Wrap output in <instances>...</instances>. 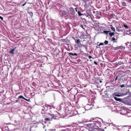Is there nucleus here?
<instances>
[{
	"label": "nucleus",
	"instance_id": "1",
	"mask_svg": "<svg viewBox=\"0 0 131 131\" xmlns=\"http://www.w3.org/2000/svg\"><path fill=\"white\" fill-rule=\"evenodd\" d=\"M94 122L93 123H90L89 125L90 126H93V129H98L99 128V127L97 126L96 125H97V124L99 123V122L98 121L96 122L93 121Z\"/></svg>",
	"mask_w": 131,
	"mask_h": 131
},
{
	"label": "nucleus",
	"instance_id": "2",
	"mask_svg": "<svg viewBox=\"0 0 131 131\" xmlns=\"http://www.w3.org/2000/svg\"><path fill=\"white\" fill-rule=\"evenodd\" d=\"M129 127L127 126H123L122 128V131H129Z\"/></svg>",
	"mask_w": 131,
	"mask_h": 131
},
{
	"label": "nucleus",
	"instance_id": "3",
	"mask_svg": "<svg viewBox=\"0 0 131 131\" xmlns=\"http://www.w3.org/2000/svg\"><path fill=\"white\" fill-rule=\"evenodd\" d=\"M69 10L71 12V15H74V14L75 13L74 9L72 7H70L69 8Z\"/></svg>",
	"mask_w": 131,
	"mask_h": 131
},
{
	"label": "nucleus",
	"instance_id": "4",
	"mask_svg": "<svg viewBox=\"0 0 131 131\" xmlns=\"http://www.w3.org/2000/svg\"><path fill=\"white\" fill-rule=\"evenodd\" d=\"M48 115H49L48 116L50 117V116L51 117H50V118H51V120L53 118L54 119H56V118L57 116L56 115H54V114H51L50 113L48 114Z\"/></svg>",
	"mask_w": 131,
	"mask_h": 131
},
{
	"label": "nucleus",
	"instance_id": "5",
	"mask_svg": "<svg viewBox=\"0 0 131 131\" xmlns=\"http://www.w3.org/2000/svg\"><path fill=\"white\" fill-rule=\"evenodd\" d=\"M91 105H87L86 106H85V109L86 110H88L91 109Z\"/></svg>",
	"mask_w": 131,
	"mask_h": 131
},
{
	"label": "nucleus",
	"instance_id": "6",
	"mask_svg": "<svg viewBox=\"0 0 131 131\" xmlns=\"http://www.w3.org/2000/svg\"><path fill=\"white\" fill-rule=\"evenodd\" d=\"M20 98H23V99L24 100H26V101H27L28 102H29L30 101V99H27L24 97L22 95H20L18 97V99H19Z\"/></svg>",
	"mask_w": 131,
	"mask_h": 131
},
{
	"label": "nucleus",
	"instance_id": "7",
	"mask_svg": "<svg viewBox=\"0 0 131 131\" xmlns=\"http://www.w3.org/2000/svg\"><path fill=\"white\" fill-rule=\"evenodd\" d=\"M126 102L127 104L129 105H131V100L128 99L127 100Z\"/></svg>",
	"mask_w": 131,
	"mask_h": 131
},
{
	"label": "nucleus",
	"instance_id": "8",
	"mask_svg": "<svg viewBox=\"0 0 131 131\" xmlns=\"http://www.w3.org/2000/svg\"><path fill=\"white\" fill-rule=\"evenodd\" d=\"M114 99L116 101H122V99L118 98L116 97H114Z\"/></svg>",
	"mask_w": 131,
	"mask_h": 131
},
{
	"label": "nucleus",
	"instance_id": "9",
	"mask_svg": "<svg viewBox=\"0 0 131 131\" xmlns=\"http://www.w3.org/2000/svg\"><path fill=\"white\" fill-rule=\"evenodd\" d=\"M122 48V46H118L116 47H115L114 48V50H118L119 49H121Z\"/></svg>",
	"mask_w": 131,
	"mask_h": 131
},
{
	"label": "nucleus",
	"instance_id": "10",
	"mask_svg": "<svg viewBox=\"0 0 131 131\" xmlns=\"http://www.w3.org/2000/svg\"><path fill=\"white\" fill-rule=\"evenodd\" d=\"M116 63L117 65H119L122 64L123 63V62H122L121 61H120L116 62Z\"/></svg>",
	"mask_w": 131,
	"mask_h": 131
},
{
	"label": "nucleus",
	"instance_id": "11",
	"mask_svg": "<svg viewBox=\"0 0 131 131\" xmlns=\"http://www.w3.org/2000/svg\"><path fill=\"white\" fill-rule=\"evenodd\" d=\"M114 34L115 33L114 32H112L111 31H110V32H109V33H108V35H110V37H111L114 35Z\"/></svg>",
	"mask_w": 131,
	"mask_h": 131
},
{
	"label": "nucleus",
	"instance_id": "12",
	"mask_svg": "<svg viewBox=\"0 0 131 131\" xmlns=\"http://www.w3.org/2000/svg\"><path fill=\"white\" fill-rule=\"evenodd\" d=\"M75 42L77 44H78L79 43L81 42V40L80 39H77Z\"/></svg>",
	"mask_w": 131,
	"mask_h": 131
},
{
	"label": "nucleus",
	"instance_id": "13",
	"mask_svg": "<svg viewBox=\"0 0 131 131\" xmlns=\"http://www.w3.org/2000/svg\"><path fill=\"white\" fill-rule=\"evenodd\" d=\"M48 117L45 118V119L47 121H51V118H50V117L49 116H48Z\"/></svg>",
	"mask_w": 131,
	"mask_h": 131
},
{
	"label": "nucleus",
	"instance_id": "14",
	"mask_svg": "<svg viewBox=\"0 0 131 131\" xmlns=\"http://www.w3.org/2000/svg\"><path fill=\"white\" fill-rule=\"evenodd\" d=\"M15 50V48L11 49L9 51V53H12V54H14V51Z\"/></svg>",
	"mask_w": 131,
	"mask_h": 131
},
{
	"label": "nucleus",
	"instance_id": "15",
	"mask_svg": "<svg viewBox=\"0 0 131 131\" xmlns=\"http://www.w3.org/2000/svg\"><path fill=\"white\" fill-rule=\"evenodd\" d=\"M72 56H77V54L76 53H69Z\"/></svg>",
	"mask_w": 131,
	"mask_h": 131
},
{
	"label": "nucleus",
	"instance_id": "16",
	"mask_svg": "<svg viewBox=\"0 0 131 131\" xmlns=\"http://www.w3.org/2000/svg\"><path fill=\"white\" fill-rule=\"evenodd\" d=\"M109 32H110V31H106V30H104L103 31V32L105 34H108Z\"/></svg>",
	"mask_w": 131,
	"mask_h": 131
},
{
	"label": "nucleus",
	"instance_id": "17",
	"mask_svg": "<svg viewBox=\"0 0 131 131\" xmlns=\"http://www.w3.org/2000/svg\"><path fill=\"white\" fill-rule=\"evenodd\" d=\"M78 45L79 47H81L83 46H85L84 45H83V44L81 43H79Z\"/></svg>",
	"mask_w": 131,
	"mask_h": 131
},
{
	"label": "nucleus",
	"instance_id": "18",
	"mask_svg": "<svg viewBox=\"0 0 131 131\" xmlns=\"http://www.w3.org/2000/svg\"><path fill=\"white\" fill-rule=\"evenodd\" d=\"M123 29H119L117 28V27L116 29V31H118L119 32H120L121 31H123Z\"/></svg>",
	"mask_w": 131,
	"mask_h": 131
},
{
	"label": "nucleus",
	"instance_id": "19",
	"mask_svg": "<svg viewBox=\"0 0 131 131\" xmlns=\"http://www.w3.org/2000/svg\"><path fill=\"white\" fill-rule=\"evenodd\" d=\"M123 26L126 29H128L129 28V27L126 25L124 24Z\"/></svg>",
	"mask_w": 131,
	"mask_h": 131
},
{
	"label": "nucleus",
	"instance_id": "20",
	"mask_svg": "<svg viewBox=\"0 0 131 131\" xmlns=\"http://www.w3.org/2000/svg\"><path fill=\"white\" fill-rule=\"evenodd\" d=\"M78 13L79 15L80 16H81L82 15V14L81 13V12L80 11H78Z\"/></svg>",
	"mask_w": 131,
	"mask_h": 131
},
{
	"label": "nucleus",
	"instance_id": "21",
	"mask_svg": "<svg viewBox=\"0 0 131 131\" xmlns=\"http://www.w3.org/2000/svg\"><path fill=\"white\" fill-rule=\"evenodd\" d=\"M108 42V41L107 40H105L104 42V43L105 44V45H107Z\"/></svg>",
	"mask_w": 131,
	"mask_h": 131
},
{
	"label": "nucleus",
	"instance_id": "22",
	"mask_svg": "<svg viewBox=\"0 0 131 131\" xmlns=\"http://www.w3.org/2000/svg\"><path fill=\"white\" fill-rule=\"evenodd\" d=\"M111 29L112 31H115V29L114 28L111 27Z\"/></svg>",
	"mask_w": 131,
	"mask_h": 131
},
{
	"label": "nucleus",
	"instance_id": "23",
	"mask_svg": "<svg viewBox=\"0 0 131 131\" xmlns=\"http://www.w3.org/2000/svg\"><path fill=\"white\" fill-rule=\"evenodd\" d=\"M28 13H29V14H30L31 15V16H32L33 15V13H32V12H28Z\"/></svg>",
	"mask_w": 131,
	"mask_h": 131
},
{
	"label": "nucleus",
	"instance_id": "24",
	"mask_svg": "<svg viewBox=\"0 0 131 131\" xmlns=\"http://www.w3.org/2000/svg\"><path fill=\"white\" fill-rule=\"evenodd\" d=\"M122 5L123 6H126V5L125 3V2H123L122 3Z\"/></svg>",
	"mask_w": 131,
	"mask_h": 131
},
{
	"label": "nucleus",
	"instance_id": "25",
	"mask_svg": "<svg viewBox=\"0 0 131 131\" xmlns=\"http://www.w3.org/2000/svg\"><path fill=\"white\" fill-rule=\"evenodd\" d=\"M116 40V39H115V38L114 37H113L112 38V41H115V40Z\"/></svg>",
	"mask_w": 131,
	"mask_h": 131
},
{
	"label": "nucleus",
	"instance_id": "26",
	"mask_svg": "<svg viewBox=\"0 0 131 131\" xmlns=\"http://www.w3.org/2000/svg\"><path fill=\"white\" fill-rule=\"evenodd\" d=\"M125 86L124 84H123L120 85V86L121 88H122L123 87H125Z\"/></svg>",
	"mask_w": 131,
	"mask_h": 131
},
{
	"label": "nucleus",
	"instance_id": "27",
	"mask_svg": "<svg viewBox=\"0 0 131 131\" xmlns=\"http://www.w3.org/2000/svg\"><path fill=\"white\" fill-rule=\"evenodd\" d=\"M80 26L84 30H85V28L83 27V26L82 25V24Z\"/></svg>",
	"mask_w": 131,
	"mask_h": 131
},
{
	"label": "nucleus",
	"instance_id": "28",
	"mask_svg": "<svg viewBox=\"0 0 131 131\" xmlns=\"http://www.w3.org/2000/svg\"><path fill=\"white\" fill-rule=\"evenodd\" d=\"M104 45V44L103 43H100L99 44V46H100L101 45Z\"/></svg>",
	"mask_w": 131,
	"mask_h": 131
},
{
	"label": "nucleus",
	"instance_id": "29",
	"mask_svg": "<svg viewBox=\"0 0 131 131\" xmlns=\"http://www.w3.org/2000/svg\"><path fill=\"white\" fill-rule=\"evenodd\" d=\"M32 85L35 87L36 85L34 82L32 83Z\"/></svg>",
	"mask_w": 131,
	"mask_h": 131
},
{
	"label": "nucleus",
	"instance_id": "30",
	"mask_svg": "<svg viewBox=\"0 0 131 131\" xmlns=\"http://www.w3.org/2000/svg\"><path fill=\"white\" fill-rule=\"evenodd\" d=\"M114 95L115 96H121L120 95L118 94H115Z\"/></svg>",
	"mask_w": 131,
	"mask_h": 131
},
{
	"label": "nucleus",
	"instance_id": "31",
	"mask_svg": "<svg viewBox=\"0 0 131 131\" xmlns=\"http://www.w3.org/2000/svg\"><path fill=\"white\" fill-rule=\"evenodd\" d=\"M72 38L73 39H74V40H75H75H76V39H75V37H72Z\"/></svg>",
	"mask_w": 131,
	"mask_h": 131
},
{
	"label": "nucleus",
	"instance_id": "32",
	"mask_svg": "<svg viewBox=\"0 0 131 131\" xmlns=\"http://www.w3.org/2000/svg\"><path fill=\"white\" fill-rule=\"evenodd\" d=\"M94 63L95 64H96V65H98V63H97L96 61H94Z\"/></svg>",
	"mask_w": 131,
	"mask_h": 131
},
{
	"label": "nucleus",
	"instance_id": "33",
	"mask_svg": "<svg viewBox=\"0 0 131 131\" xmlns=\"http://www.w3.org/2000/svg\"><path fill=\"white\" fill-rule=\"evenodd\" d=\"M117 78H118V76H116V78H115V81H116V80H117Z\"/></svg>",
	"mask_w": 131,
	"mask_h": 131
},
{
	"label": "nucleus",
	"instance_id": "34",
	"mask_svg": "<svg viewBox=\"0 0 131 131\" xmlns=\"http://www.w3.org/2000/svg\"><path fill=\"white\" fill-rule=\"evenodd\" d=\"M74 9L75 10L76 12H78L77 10V7L75 8Z\"/></svg>",
	"mask_w": 131,
	"mask_h": 131
},
{
	"label": "nucleus",
	"instance_id": "35",
	"mask_svg": "<svg viewBox=\"0 0 131 131\" xmlns=\"http://www.w3.org/2000/svg\"><path fill=\"white\" fill-rule=\"evenodd\" d=\"M26 2H25V3H24V4H23L22 5V6H24L26 4Z\"/></svg>",
	"mask_w": 131,
	"mask_h": 131
},
{
	"label": "nucleus",
	"instance_id": "36",
	"mask_svg": "<svg viewBox=\"0 0 131 131\" xmlns=\"http://www.w3.org/2000/svg\"><path fill=\"white\" fill-rule=\"evenodd\" d=\"M0 19H1L2 20H3V18L0 16Z\"/></svg>",
	"mask_w": 131,
	"mask_h": 131
},
{
	"label": "nucleus",
	"instance_id": "37",
	"mask_svg": "<svg viewBox=\"0 0 131 131\" xmlns=\"http://www.w3.org/2000/svg\"><path fill=\"white\" fill-rule=\"evenodd\" d=\"M89 59H90L92 58V57L91 56H90L89 57Z\"/></svg>",
	"mask_w": 131,
	"mask_h": 131
},
{
	"label": "nucleus",
	"instance_id": "38",
	"mask_svg": "<svg viewBox=\"0 0 131 131\" xmlns=\"http://www.w3.org/2000/svg\"><path fill=\"white\" fill-rule=\"evenodd\" d=\"M98 82H99L100 83H102V81L101 80H98Z\"/></svg>",
	"mask_w": 131,
	"mask_h": 131
},
{
	"label": "nucleus",
	"instance_id": "39",
	"mask_svg": "<svg viewBox=\"0 0 131 131\" xmlns=\"http://www.w3.org/2000/svg\"><path fill=\"white\" fill-rule=\"evenodd\" d=\"M129 32L128 31H127L126 34H129Z\"/></svg>",
	"mask_w": 131,
	"mask_h": 131
},
{
	"label": "nucleus",
	"instance_id": "40",
	"mask_svg": "<svg viewBox=\"0 0 131 131\" xmlns=\"http://www.w3.org/2000/svg\"><path fill=\"white\" fill-rule=\"evenodd\" d=\"M129 131H131V128L129 127Z\"/></svg>",
	"mask_w": 131,
	"mask_h": 131
},
{
	"label": "nucleus",
	"instance_id": "41",
	"mask_svg": "<svg viewBox=\"0 0 131 131\" xmlns=\"http://www.w3.org/2000/svg\"><path fill=\"white\" fill-rule=\"evenodd\" d=\"M128 92V91H127V92H126V93L125 94V95H126L127 94Z\"/></svg>",
	"mask_w": 131,
	"mask_h": 131
},
{
	"label": "nucleus",
	"instance_id": "42",
	"mask_svg": "<svg viewBox=\"0 0 131 131\" xmlns=\"http://www.w3.org/2000/svg\"><path fill=\"white\" fill-rule=\"evenodd\" d=\"M46 127V126L45 125H44L43 126V128H45Z\"/></svg>",
	"mask_w": 131,
	"mask_h": 131
},
{
	"label": "nucleus",
	"instance_id": "43",
	"mask_svg": "<svg viewBox=\"0 0 131 131\" xmlns=\"http://www.w3.org/2000/svg\"><path fill=\"white\" fill-rule=\"evenodd\" d=\"M96 13L97 14H99V12L98 11H96Z\"/></svg>",
	"mask_w": 131,
	"mask_h": 131
},
{
	"label": "nucleus",
	"instance_id": "44",
	"mask_svg": "<svg viewBox=\"0 0 131 131\" xmlns=\"http://www.w3.org/2000/svg\"><path fill=\"white\" fill-rule=\"evenodd\" d=\"M49 3H50V2H48L47 3V4H48V5H49Z\"/></svg>",
	"mask_w": 131,
	"mask_h": 131
},
{
	"label": "nucleus",
	"instance_id": "45",
	"mask_svg": "<svg viewBox=\"0 0 131 131\" xmlns=\"http://www.w3.org/2000/svg\"><path fill=\"white\" fill-rule=\"evenodd\" d=\"M129 1H131V0H129Z\"/></svg>",
	"mask_w": 131,
	"mask_h": 131
},
{
	"label": "nucleus",
	"instance_id": "46",
	"mask_svg": "<svg viewBox=\"0 0 131 131\" xmlns=\"http://www.w3.org/2000/svg\"><path fill=\"white\" fill-rule=\"evenodd\" d=\"M129 63H131V62H130Z\"/></svg>",
	"mask_w": 131,
	"mask_h": 131
},
{
	"label": "nucleus",
	"instance_id": "47",
	"mask_svg": "<svg viewBox=\"0 0 131 131\" xmlns=\"http://www.w3.org/2000/svg\"><path fill=\"white\" fill-rule=\"evenodd\" d=\"M93 119L94 120V119L93 118Z\"/></svg>",
	"mask_w": 131,
	"mask_h": 131
},
{
	"label": "nucleus",
	"instance_id": "48",
	"mask_svg": "<svg viewBox=\"0 0 131 131\" xmlns=\"http://www.w3.org/2000/svg\"><path fill=\"white\" fill-rule=\"evenodd\" d=\"M45 131H46V130H45Z\"/></svg>",
	"mask_w": 131,
	"mask_h": 131
}]
</instances>
